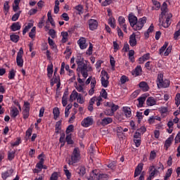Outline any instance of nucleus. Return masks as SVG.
Listing matches in <instances>:
<instances>
[{
  "label": "nucleus",
  "mask_w": 180,
  "mask_h": 180,
  "mask_svg": "<svg viewBox=\"0 0 180 180\" xmlns=\"http://www.w3.org/2000/svg\"><path fill=\"white\" fill-rule=\"evenodd\" d=\"M76 63L77 64V71L81 72L83 78L81 79V76L78 75L77 81L79 84H84V82L88 78V72L92 71V67L87 66L86 63H85V60H84V58L81 56H78L76 59Z\"/></svg>",
  "instance_id": "nucleus-1"
},
{
  "label": "nucleus",
  "mask_w": 180,
  "mask_h": 180,
  "mask_svg": "<svg viewBox=\"0 0 180 180\" xmlns=\"http://www.w3.org/2000/svg\"><path fill=\"white\" fill-rule=\"evenodd\" d=\"M79 160H81V152L79 151V148H75L69 160L68 164L69 165H74V164H77Z\"/></svg>",
  "instance_id": "nucleus-2"
},
{
  "label": "nucleus",
  "mask_w": 180,
  "mask_h": 180,
  "mask_svg": "<svg viewBox=\"0 0 180 180\" xmlns=\"http://www.w3.org/2000/svg\"><path fill=\"white\" fill-rule=\"evenodd\" d=\"M172 18V14L169 13L167 15L160 16L159 18V23L163 27L166 28L169 27L171 26V18Z\"/></svg>",
  "instance_id": "nucleus-3"
},
{
  "label": "nucleus",
  "mask_w": 180,
  "mask_h": 180,
  "mask_svg": "<svg viewBox=\"0 0 180 180\" xmlns=\"http://www.w3.org/2000/svg\"><path fill=\"white\" fill-rule=\"evenodd\" d=\"M157 85L158 88H168L169 86V80H164V75L160 73L158 75Z\"/></svg>",
  "instance_id": "nucleus-4"
},
{
  "label": "nucleus",
  "mask_w": 180,
  "mask_h": 180,
  "mask_svg": "<svg viewBox=\"0 0 180 180\" xmlns=\"http://www.w3.org/2000/svg\"><path fill=\"white\" fill-rule=\"evenodd\" d=\"M147 23V18L143 17L141 18H139V20L136 21V23L133 26L134 30H141L143 27H144V25Z\"/></svg>",
  "instance_id": "nucleus-5"
},
{
  "label": "nucleus",
  "mask_w": 180,
  "mask_h": 180,
  "mask_svg": "<svg viewBox=\"0 0 180 180\" xmlns=\"http://www.w3.org/2000/svg\"><path fill=\"white\" fill-rule=\"evenodd\" d=\"M101 84L104 88H108V85H109V75L105 70L101 71Z\"/></svg>",
  "instance_id": "nucleus-6"
},
{
  "label": "nucleus",
  "mask_w": 180,
  "mask_h": 180,
  "mask_svg": "<svg viewBox=\"0 0 180 180\" xmlns=\"http://www.w3.org/2000/svg\"><path fill=\"white\" fill-rule=\"evenodd\" d=\"M23 49L20 48L19 51L18 52L16 57V63L18 67L22 68L23 67Z\"/></svg>",
  "instance_id": "nucleus-7"
},
{
  "label": "nucleus",
  "mask_w": 180,
  "mask_h": 180,
  "mask_svg": "<svg viewBox=\"0 0 180 180\" xmlns=\"http://www.w3.org/2000/svg\"><path fill=\"white\" fill-rule=\"evenodd\" d=\"M29 112H30V103L29 102L24 103V109L22 110L23 119L29 117Z\"/></svg>",
  "instance_id": "nucleus-8"
},
{
  "label": "nucleus",
  "mask_w": 180,
  "mask_h": 180,
  "mask_svg": "<svg viewBox=\"0 0 180 180\" xmlns=\"http://www.w3.org/2000/svg\"><path fill=\"white\" fill-rule=\"evenodd\" d=\"M81 124L83 127H89V126H92V124H94V119L91 117H87L82 121Z\"/></svg>",
  "instance_id": "nucleus-9"
},
{
  "label": "nucleus",
  "mask_w": 180,
  "mask_h": 180,
  "mask_svg": "<svg viewBox=\"0 0 180 180\" xmlns=\"http://www.w3.org/2000/svg\"><path fill=\"white\" fill-rule=\"evenodd\" d=\"M77 44H79L81 50H85V49L88 47V44H86V38L85 37H80L77 41Z\"/></svg>",
  "instance_id": "nucleus-10"
},
{
  "label": "nucleus",
  "mask_w": 180,
  "mask_h": 180,
  "mask_svg": "<svg viewBox=\"0 0 180 180\" xmlns=\"http://www.w3.org/2000/svg\"><path fill=\"white\" fill-rule=\"evenodd\" d=\"M89 27L90 30H96L98 29V21L95 19L89 20Z\"/></svg>",
  "instance_id": "nucleus-11"
},
{
  "label": "nucleus",
  "mask_w": 180,
  "mask_h": 180,
  "mask_svg": "<svg viewBox=\"0 0 180 180\" xmlns=\"http://www.w3.org/2000/svg\"><path fill=\"white\" fill-rule=\"evenodd\" d=\"M107 106H108V108H110L111 109V112H110L108 115H115V112H116V110L119 109V105H115V103L112 102H108Z\"/></svg>",
  "instance_id": "nucleus-12"
},
{
  "label": "nucleus",
  "mask_w": 180,
  "mask_h": 180,
  "mask_svg": "<svg viewBox=\"0 0 180 180\" xmlns=\"http://www.w3.org/2000/svg\"><path fill=\"white\" fill-rule=\"evenodd\" d=\"M161 14L160 15V16H167V15L171 13H168V4H167V3L164 2L162 5L161 7Z\"/></svg>",
  "instance_id": "nucleus-13"
},
{
  "label": "nucleus",
  "mask_w": 180,
  "mask_h": 180,
  "mask_svg": "<svg viewBox=\"0 0 180 180\" xmlns=\"http://www.w3.org/2000/svg\"><path fill=\"white\" fill-rule=\"evenodd\" d=\"M112 122H113L112 117H101L100 124H101V126H108V124H110Z\"/></svg>",
  "instance_id": "nucleus-14"
},
{
  "label": "nucleus",
  "mask_w": 180,
  "mask_h": 180,
  "mask_svg": "<svg viewBox=\"0 0 180 180\" xmlns=\"http://www.w3.org/2000/svg\"><path fill=\"white\" fill-rule=\"evenodd\" d=\"M128 19L130 23V26H131V27H133V26H134V25L137 23V17H136V15H134L133 13L129 14Z\"/></svg>",
  "instance_id": "nucleus-15"
},
{
  "label": "nucleus",
  "mask_w": 180,
  "mask_h": 180,
  "mask_svg": "<svg viewBox=\"0 0 180 180\" xmlns=\"http://www.w3.org/2000/svg\"><path fill=\"white\" fill-rule=\"evenodd\" d=\"M129 44L131 47L137 46V39H136V34L133 33L129 37Z\"/></svg>",
  "instance_id": "nucleus-16"
},
{
  "label": "nucleus",
  "mask_w": 180,
  "mask_h": 180,
  "mask_svg": "<svg viewBox=\"0 0 180 180\" xmlns=\"http://www.w3.org/2000/svg\"><path fill=\"white\" fill-rule=\"evenodd\" d=\"M123 114L126 117H130L131 116V108L128 106H124L122 108Z\"/></svg>",
  "instance_id": "nucleus-17"
},
{
  "label": "nucleus",
  "mask_w": 180,
  "mask_h": 180,
  "mask_svg": "<svg viewBox=\"0 0 180 180\" xmlns=\"http://www.w3.org/2000/svg\"><path fill=\"white\" fill-rule=\"evenodd\" d=\"M139 86L141 91L143 92H147L150 89V86H148V84L146 82H141L139 84Z\"/></svg>",
  "instance_id": "nucleus-18"
},
{
  "label": "nucleus",
  "mask_w": 180,
  "mask_h": 180,
  "mask_svg": "<svg viewBox=\"0 0 180 180\" xmlns=\"http://www.w3.org/2000/svg\"><path fill=\"white\" fill-rule=\"evenodd\" d=\"M12 174H13V169H10L1 174V178L4 180H6V179L9 178V176H11Z\"/></svg>",
  "instance_id": "nucleus-19"
},
{
  "label": "nucleus",
  "mask_w": 180,
  "mask_h": 180,
  "mask_svg": "<svg viewBox=\"0 0 180 180\" xmlns=\"http://www.w3.org/2000/svg\"><path fill=\"white\" fill-rule=\"evenodd\" d=\"M150 55L149 53L144 54L142 57L139 58V64H144L145 61L150 60Z\"/></svg>",
  "instance_id": "nucleus-20"
},
{
  "label": "nucleus",
  "mask_w": 180,
  "mask_h": 180,
  "mask_svg": "<svg viewBox=\"0 0 180 180\" xmlns=\"http://www.w3.org/2000/svg\"><path fill=\"white\" fill-rule=\"evenodd\" d=\"M142 171H143V163H140L138 165V166L135 169L134 178L139 176V175L141 174Z\"/></svg>",
  "instance_id": "nucleus-21"
},
{
  "label": "nucleus",
  "mask_w": 180,
  "mask_h": 180,
  "mask_svg": "<svg viewBox=\"0 0 180 180\" xmlns=\"http://www.w3.org/2000/svg\"><path fill=\"white\" fill-rule=\"evenodd\" d=\"M21 1L22 0H14L13 3L12 4L13 12H18V11H19V9H20L19 4H20Z\"/></svg>",
  "instance_id": "nucleus-22"
},
{
  "label": "nucleus",
  "mask_w": 180,
  "mask_h": 180,
  "mask_svg": "<svg viewBox=\"0 0 180 180\" xmlns=\"http://www.w3.org/2000/svg\"><path fill=\"white\" fill-rule=\"evenodd\" d=\"M22 27V25H20V22H13L11 26V29L13 32H16L17 30H20V28Z\"/></svg>",
  "instance_id": "nucleus-23"
},
{
  "label": "nucleus",
  "mask_w": 180,
  "mask_h": 180,
  "mask_svg": "<svg viewBox=\"0 0 180 180\" xmlns=\"http://www.w3.org/2000/svg\"><path fill=\"white\" fill-rule=\"evenodd\" d=\"M157 103V100L153 97H148L146 100V105L148 106H154Z\"/></svg>",
  "instance_id": "nucleus-24"
},
{
  "label": "nucleus",
  "mask_w": 180,
  "mask_h": 180,
  "mask_svg": "<svg viewBox=\"0 0 180 180\" xmlns=\"http://www.w3.org/2000/svg\"><path fill=\"white\" fill-rule=\"evenodd\" d=\"M172 141H174V135L170 136L165 141V147L166 150H168L169 148V146L172 143Z\"/></svg>",
  "instance_id": "nucleus-25"
},
{
  "label": "nucleus",
  "mask_w": 180,
  "mask_h": 180,
  "mask_svg": "<svg viewBox=\"0 0 180 180\" xmlns=\"http://www.w3.org/2000/svg\"><path fill=\"white\" fill-rule=\"evenodd\" d=\"M10 115L11 117H13L14 119L19 115V110H18V108L13 107L11 108Z\"/></svg>",
  "instance_id": "nucleus-26"
},
{
  "label": "nucleus",
  "mask_w": 180,
  "mask_h": 180,
  "mask_svg": "<svg viewBox=\"0 0 180 180\" xmlns=\"http://www.w3.org/2000/svg\"><path fill=\"white\" fill-rule=\"evenodd\" d=\"M79 95V94H78V92H77V91L74 90L70 96V101L74 102V101L77 99Z\"/></svg>",
  "instance_id": "nucleus-27"
},
{
  "label": "nucleus",
  "mask_w": 180,
  "mask_h": 180,
  "mask_svg": "<svg viewBox=\"0 0 180 180\" xmlns=\"http://www.w3.org/2000/svg\"><path fill=\"white\" fill-rule=\"evenodd\" d=\"M53 63H51L47 67V76L49 78H51V77H53Z\"/></svg>",
  "instance_id": "nucleus-28"
},
{
  "label": "nucleus",
  "mask_w": 180,
  "mask_h": 180,
  "mask_svg": "<svg viewBox=\"0 0 180 180\" xmlns=\"http://www.w3.org/2000/svg\"><path fill=\"white\" fill-rule=\"evenodd\" d=\"M95 85H96V81H91V89L89 91V94L92 96L95 93Z\"/></svg>",
  "instance_id": "nucleus-29"
},
{
  "label": "nucleus",
  "mask_w": 180,
  "mask_h": 180,
  "mask_svg": "<svg viewBox=\"0 0 180 180\" xmlns=\"http://www.w3.org/2000/svg\"><path fill=\"white\" fill-rule=\"evenodd\" d=\"M61 37H62V39H61L62 43H67V41H68V32H62Z\"/></svg>",
  "instance_id": "nucleus-30"
},
{
  "label": "nucleus",
  "mask_w": 180,
  "mask_h": 180,
  "mask_svg": "<svg viewBox=\"0 0 180 180\" xmlns=\"http://www.w3.org/2000/svg\"><path fill=\"white\" fill-rule=\"evenodd\" d=\"M108 25H110V27H112V29L116 27V20L115 18L111 17L108 18Z\"/></svg>",
  "instance_id": "nucleus-31"
},
{
  "label": "nucleus",
  "mask_w": 180,
  "mask_h": 180,
  "mask_svg": "<svg viewBox=\"0 0 180 180\" xmlns=\"http://www.w3.org/2000/svg\"><path fill=\"white\" fill-rule=\"evenodd\" d=\"M16 13L12 16L11 20L13 22H16L18 19H19V17L20 16V13H22V11L19 9L18 11H15Z\"/></svg>",
  "instance_id": "nucleus-32"
},
{
  "label": "nucleus",
  "mask_w": 180,
  "mask_h": 180,
  "mask_svg": "<svg viewBox=\"0 0 180 180\" xmlns=\"http://www.w3.org/2000/svg\"><path fill=\"white\" fill-rule=\"evenodd\" d=\"M67 74L69 75V77H72V78L70 79V81L71 82H74V81H75V73L74 72V70H68Z\"/></svg>",
  "instance_id": "nucleus-33"
},
{
  "label": "nucleus",
  "mask_w": 180,
  "mask_h": 180,
  "mask_svg": "<svg viewBox=\"0 0 180 180\" xmlns=\"http://www.w3.org/2000/svg\"><path fill=\"white\" fill-rule=\"evenodd\" d=\"M176 27L179 29L176 31L174 34V40H178V38L180 36V21L177 23Z\"/></svg>",
  "instance_id": "nucleus-34"
},
{
  "label": "nucleus",
  "mask_w": 180,
  "mask_h": 180,
  "mask_svg": "<svg viewBox=\"0 0 180 180\" xmlns=\"http://www.w3.org/2000/svg\"><path fill=\"white\" fill-rule=\"evenodd\" d=\"M53 117L55 120H57L60 116V110L58 108L56 107L53 110Z\"/></svg>",
  "instance_id": "nucleus-35"
},
{
  "label": "nucleus",
  "mask_w": 180,
  "mask_h": 180,
  "mask_svg": "<svg viewBox=\"0 0 180 180\" xmlns=\"http://www.w3.org/2000/svg\"><path fill=\"white\" fill-rule=\"evenodd\" d=\"M33 27V23L30 22L27 24V26L25 27L24 30H22V34L25 35L27 32H29V30L32 29Z\"/></svg>",
  "instance_id": "nucleus-36"
},
{
  "label": "nucleus",
  "mask_w": 180,
  "mask_h": 180,
  "mask_svg": "<svg viewBox=\"0 0 180 180\" xmlns=\"http://www.w3.org/2000/svg\"><path fill=\"white\" fill-rule=\"evenodd\" d=\"M146 96H142L138 98L139 104L138 108H143V105H144V102H146Z\"/></svg>",
  "instance_id": "nucleus-37"
},
{
  "label": "nucleus",
  "mask_w": 180,
  "mask_h": 180,
  "mask_svg": "<svg viewBox=\"0 0 180 180\" xmlns=\"http://www.w3.org/2000/svg\"><path fill=\"white\" fill-rule=\"evenodd\" d=\"M63 121L59 120L56 122V126H55V132L58 134L60 133V130H61V123Z\"/></svg>",
  "instance_id": "nucleus-38"
},
{
  "label": "nucleus",
  "mask_w": 180,
  "mask_h": 180,
  "mask_svg": "<svg viewBox=\"0 0 180 180\" xmlns=\"http://www.w3.org/2000/svg\"><path fill=\"white\" fill-rule=\"evenodd\" d=\"M9 9H11V6H9V1H5L4 4V11L5 15L8 14V12H9Z\"/></svg>",
  "instance_id": "nucleus-39"
},
{
  "label": "nucleus",
  "mask_w": 180,
  "mask_h": 180,
  "mask_svg": "<svg viewBox=\"0 0 180 180\" xmlns=\"http://www.w3.org/2000/svg\"><path fill=\"white\" fill-rule=\"evenodd\" d=\"M78 169H79V174L80 175V176H84V175H85V174L86 173V170L85 169V167L84 166L79 167Z\"/></svg>",
  "instance_id": "nucleus-40"
},
{
  "label": "nucleus",
  "mask_w": 180,
  "mask_h": 180,
  "mask_svg": "<svg viewBox=\"0 0 180 180\" xmlns=\"http://www.w3.org/2000/svg\"><path fill=\"white\" fill-rule=\"evenodd\" d=\"M76 89L78 92H82L84 96H86L88 95V93H86V91H84V87H82L79 84L76 86Z\"/></svg>",
  "instance_id": "nucleus-41"
},
{
  "label": "nucleus",
  "mask_w": 180,
  "mask_h": 180,
  "mask_svg": "<svg viewBox=\"0 0 180 180\" xmlns=\"http://www.w3.org/2000/svg\"><path fill=\"white\" fill-rule=\"evenodd\" d=\"M29 37L30 39H34L36 37V27H33L29 33Z\"/></svg>",
  "instance_id": "nucleus-42"
},
{
  "label": "nucleus",
  "mask_w": 180,
  "mask_h": 180,
  "mask_svg": "<svg viewBox=\"0 0 180 180\" xmlns=\"http://www.w3.org/2000/svg\"><path fill=\"white\" fill-rule=\"evenodd\" d=\"M77 101L78 103H80L82 105V103H85V98L82 96V94H79V96H77Z\"/></svg>",
  "instance_id": "nucleus-43"
},
{
  "label": "nucleus",
  "mask_w": 180,
  "mask_h": 180,
  "mask_svg": "<svg viewBox=\"0 0 180 180\" xmlns=\"http://www.w3.org/2000/svg\"><path fill=\"white\" fill-rule=\"evenodd\" d=\"M59 141H60V143H61L60 147H64V146L65 144V134H63L60 135Z\"/></svg>",
  "instance_id": "nucleus-44"
},
{
  "label": "nucleus",
  "mask_w": 180,
  "mask_h": 180,
  "mask_svg": "<svg viewBox=\"0 0 180 180\" xmlns=\"http://www.w3.org/2000/svg\"><path fill=\"white\" fill-rule=\"evenodd\" d=\"M156 157H157V152H155V150H152L149 156L150 161H153V160H155Z\"/></svg>",
  "instance_id": "nucleus-45"
},
{
  "label": "nucleus",
  "mask_w": 180,
  "mask_h": 180,
  "mask_svg": "<svg viewBox=\"0 0 180 180\" xmlns=\"http://www.w3.org/2000/svg\"><path fill=\"white\" fill-rule=\"evenodd\" d=\"M67 98L68 94L67 93H64L63 98H62V105L63 106H67Z\"/></svg>",
  "instance_id": "nucleus-46"
},
{
  "label": "nucleus",
  "mask_w": 180,
  "mask_h": 180,
  "mask_svg": "<svg viewBox=\"0 0 180 180\" xmlns=\"http://www.w3.org/2000/svg\"><path fill=\"white\" fill-rule=\"evenodd\" d=\"M11 41H13L14 43H18L19 41V37L15 34H13L10 36Z\"/></svg>",
  "instance_id": "nucleus-47"
},
{
  "label": "nucleus",
  "mask_w": 180,
  "mask_h": 180,
  "mask_svg": "<svg viewBox=\"0 0 180 180\" xmlns=\"http://www.w3.org/2000/svg\"><path fill=\"white\" fill-rule=\"evenodd\" d=\"M156 169H158V171H159V172H164V165H162V163L159 162L158 164V165L156 166Z\"/></svg>",
  "instance_id": "nucleus-48"
},
{
  "label": "nucleus",
  "mask_w": 180,
  "mask_h": 180,
  "mask_svg": "<svg viewBox=\"0 0 180 180\" xmlns=\"http://www.w3.org/2000/svg\"><path fill=\"white\" fill-rule=\"evenodd\" d=\"M168 42H165L164 45L160 49V54H162L165 51L167 47H168Z\"/></svg>",
  "instance_id": "nucleus-49"
},
{
  "label": "nucleus",
  "mask_w": 180,
  "mask_h": 180,
  "mask_svg": "<svg viewBox=\"0 0 180 180\" xmlns=\"http://www.w3.org/2000/svg\"><path fill=\"white\" fill-rule=\"evenodd\" d=\"M159 112L162 115H165V113H168V108L167 107H161L159 108Z\"/></svg>",
  "instance_id": "nucleus-50"
},
{
  "label": "nucleus",
  "mask_w": 180,
  "mask_h": 180,
  "mask_svg": "<svg viewBox=\"0 0 180 180\" xmlns=\"http://www.w3.org/2000/svg\"><path fill=\"white\" fill-rule=\"evenodd\" d=\"M110 63L112 67V70H115V64L116 63V61H115V58H113L112 56H110Z\"/></svg>",
  "instance_id": "nucleus-51"
},
{
  "label": "nucleus",
  "mask_w": 180,
  "mask_h": 180,
  "mask_svg": "<svg viewBox=\"0 0 180 180\" xmlns=\"http://www.w3.org/2000/svg\"><path fill=\"white\" fill-rule=\"evenodd\" d=\"M15 70L12 69L8 73V79H13L15 78Z\"/></svg>",
  "instance_id": "nucleus-52"
},
{
  "label": "nucleus",
  "mask_w": 180,
  "mask_h": 180,
  "mask_svg": "<svg viewBox=\"0 0 180 180\" xmlns=\"http://www.w3.org/2000/svg\"><path fill=\"white\" fill-rule=\"evenodd\" d=\"M101 96L104 99H108V92H106V90L102 89L101 91Z\"/></svg>",
  "instance_id": "nucleus-53"
},
{
  "label": "nucleus",
  "mask_w": 180,
  "mask_h": 180,
  "mask_svg": "<svg viewBox=\"0 0 180 180\" xmlns=\"http://www.w3.org/2000/svg\"><path fill=\"white\" fill-rule=\"evenodd\" d=\"M98 176H99V170L94 169L92 171V174H91V176H93V178H98Z\"/></svg>",
  "instance_id": "nucleus-54"
},
{
  "label": "nucleus",
  "mask_w": 180,
  "mask_h": 180,
  "mask_svg": "<svg viewBox=\"0 0 180 180\" xmlns=\"http://www.w3.org/2000/svg\"><path fill=\"white\" fill-rule=\"evenodd\" d=\"M153 4L155 6H156V8H155L156 11H158V9L161 8V4H160V2L158 1L157 0H153Z\"/></svg>",
  "instance_id": "nucleus-55"
},
{
  "label": "nucleus",
  "mask_w": 180,
  "mask_h": 180,
  "mask_svg": "<svg viewBox=\"0 0 180 180\" xmlns=\"http://www.w3.org/2000/svg\"><path fill=\"white\" fill-rule=\"evenodd\" d=\"M141 71H142V69H141V66L140 65H138L136 68H135V74L136 75H140L141 74Z\"/></svg>",
  "instance_id": "nucleus-56"
},
{
  "label": "nucleus",
  "mask_w": 180,
  "mask_h": 180,
  "mask_svg": "<svg viewBox=\"0 0 180 180\" xmlns=\"http://www.w3.org/2000/svg\"><path fill=\"white\" fill-rule=\"evenodd\" d=\"M20 143V138H18L15 142L11 143V147H16L17 146H19Z\"/></svg>",
  "instance_id": "nucleus-57"
},
{
  "label": "nucleus",
  "mask_w": 180,
  "mask_h": 180,
  "mask_svg": "<svg viewBox=\"0 0 180 180\" xmlns=\"http://www.w3.org/2000/svg\"><path fill=\"white\" fill-rule=\"evenodd\" d=\"M50 180H58V173L53 172L51 176Z\"/></svg>",
  "instance_id": "nucleus-58"
},
{
  "label": "nucleus",
  "mask_w": 180,
  "mask_h": 180,
  "mask_svg": "<svg viewBox=\"0 0 180 180\" xmlns=\"http://www.w3.org/2000/svg\"><path fill=\"white\" fill-rule=\"evenodd\" d=\"M75 9L78 11L79 15H81V13H82V11H84V6L82 5H78L75 7Z\"/></svg>",
  "instance_id": "nucleus-59"
},
{
  "label": "nucleus",
  "mask_w": 180,
  "mask_h": 180,
  "mask_svg": "<svg viewBox=\"0 0 180 180\" xmlns=\"http://www.w3.org/2000/svg\"><path fill=\"white\" fill-rule=\"evenodd\" d=\"M175 103L176 106L180 105V94H177L175 97Z\"/></svg>",
  "instance_id": "nucleus-60"
},
{
  "label": "nucleus",
  "mask_w": 180,
  "mask_h": 180,
  "mask_svg": "<svg viewBox=\"0 0 180 180\" xmlns=\"http://www.w3.org/2000/svg\"><path fill=\"white\" fill-rule=\"evenodd\" d=\"M49 36H51V37L52 39H55L56 38V30H54L53 29L49 30Z\"/></svg>",
  "instance_id": "nucleus-61"
},
{
  "label": "nucleus",
  "mask_w": 180,
  "mask_h": 180,
  "mask_svg": "<svg viewBox=\"0 0 180 180\" xmlns=\"http://www.w3.org/2000/svg\"><path fill=\"white\" fill-rule=\"evenodd\" d=\"M118 22H119L120 26H122V25H124V22H126V20L124 19V17L120 16L118 18Z\"/></svg>",
  "instance_id": "nucleus-62"
},
{
  "label": "nucleus",
  "mask_w": 180,
  "mask_h": 180,
  "mask_svg": "<svg viewBox=\"0 0 180 180\" xmlns=\"http://www.w3.org/2000/svg\"><path fill=\"white\" fill-rule=\"evenodd\" d=\"M15 158V152H10L8 154V159L9 161H12Z\"/></svg>",
  "instance_id": "nucleus-63"
},
{
  "label": "nucleus",
  "mask_w": 180,
  "mask_h": 180,
  "mask_svg": "<svg viewBox=\"0 0 180 180\" xmlns=\"http://www.w3.org/2000/svg\"><path fill=\"white\" fill-rule=\"evenodd\" d=\"M106 178H108V175L106 174H98V176H97V180H105Z\"/></svg>",
  "instance_id": "nucleus-64"
}]
</instances>
